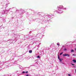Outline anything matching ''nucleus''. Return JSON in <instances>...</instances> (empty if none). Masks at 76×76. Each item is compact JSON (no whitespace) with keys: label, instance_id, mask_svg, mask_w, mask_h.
Wrapping results in <instances>:
<instances>
[{"label":"nucleus","instance_id":"nucleus-1","mask_svg":"<svg viewBox=\"0 0 76 76\" xmlns=\"http://www.w3.org/2000/svg\"><path fill=\"white\" fill-rule=\"evenodd\" d=\"M58 60H59L60 61H61L63 60L62 58H60V57L59 56H58Z\"/></svg>","mask_w":76,"mask_h":76},{"label":"nucleus","instance_id":"nucleus-2","mask_svg":"<svg viewBox=\"0 0 76 76\" xmlns=\"http://www.w3.org/2000/svg\"><path fill=\"white\" fill-rule=\"evenodd\" d=\"M63 56H68V57H70V55L69 54H63Z\"/></svg>","mask_w":76,"mask_h":76},{"label":"nucleus","instance_id":"nucleus-3","mask_svg":"<svg viewBox=\"0 0 76 76\" xmlns=\"http://www.w3.org/2000/svg\"><path fill=\"white\" fill-rule=\"evenodd\" d=\"M72 61H73L74 63H76V60H73Z\"/></svg>","mask_w":76,"mask_h":76},{"label":"nucleus","instance_id":"nucleus-4","mask_svg":"<svg viewBox=\"0 0 76 76\" xmlns=\"http://www.w3.org/2000/svg\"><path fill=\"white\" fill-rule=\"evenodd\" d=\"M71 52H72V53L73 52H74V50L72 49L71 50Z\"/></svg>","mask_w":76,"mask_h":76},{"label":"nucleus","instance_id":"nucleus-5","mask_svg":"<svg viewBox=\"0 0 76 76\" xmlns=\"http://www.w3.org/2000/svg\"><path fill=\"white\" fill-rule=\"evenodd\" d=\"M32 52V50H30L29 51V53H31Z\"/></svg>","mask_w":76,"mask_h":76},{"label":"nucleus","instance_id":"nucleus-6","mask_svg":"<svg viewBox=\"0 0 76 76\" xmlns=\"http://www.w3.org/2000/svg\"><path fill=\"white\" fill-rule=\"evenodd\" d=\"M57 45H60V43H57Z\"/></svg>","mask_w":76,"mask_h":76},{"label":"nucleus","instance_id":"nucleus-7","mask_svg":"<svg viewBox=\"0 0 76 76\" xmlns=\"http://www.w3.org/2000/svg\"><path fill=\"white\" fill-rule=\"evenodd\" d=\"M63 52L61 53L60 54V55H61V54H63Z\"/></svg>","mask_w":76,"mask_h":76},{"label":"nucleus","instance_id":"nucleus-8","mask_svg":"<svg viewBox=\"0 0 76 76\" xmlns=\"http://www.w3.org/2000/svg\"><path fill=\"white\" fill-rule=\"evenodd\" d=\"M37 58H39V56H37Z\"/></svg>","mask_w":76,"mask_h":76},{"label":"nucleus","instance_id":"nucleus-9","mask_svg":"<svg viewBox=\"0 0 76 76\" xmlns=\"http://www.w3.org/2000/svg\"><path fill=\"white\" fill-rule=\"evenodd\" d=\"M64 50H65V51H66V50H67V49H66L65 48L64 49Z\"/></svg>","mask_w":76,"mask_h":76},{"label":"nucleus","instance_id":"nucleus-10","mask_svg":"<svg viewBox=\"0 0 76 76\" xmlns=\"http://www.w3.org/2000/svg\"><path fill=\"white\" fill-rule=\"evenodd\" d=\"M72 55H73V56H75V54H72Z\"/></svg>","mask_w":76,"mask_h":76},{"label":"nucleus","instance_id":"nucleus-11","mask_svg":"<svg viewBox=\"0 0 76 76\" xmlns=\"http://www.w3.org/2000/svg\"><path fill=\"white\" fill-rule=\"evenodd\" d=\"M72 64V66H73V65H75V64Z\"/></svg>","mask_w":76,"mask_h":76},{"label":"nucleus","instance_id":"nucleus-12","mask_svg":"<svg viewBox=\"0 0 76 76\" xmlns=\"http://www.w3.org/2000/svg\"><path fill=\"white\" fill-rule=\"evenodd\" d=\"M68 76H71V75L70 74H68Z\"/></svg>","mask_w":76,"mask_h":76},{"label":"nucleus","instance_id":"nucleus-13","mask_svg":"<svg viewBox=\"0 0 76 76\" xmlns=\"http://www.w3.org/2000/svg\"><path fill=\"white\" fill-rule=\"evenodd\" d=\"M25 73V72H23V73Z\"/></svg>","mask_w":76,"mask_h":76},{"label":"nucleus","instance_id":"nucleus-14","mask_svg":"<svg viewBox=\"0 0 76 76\" xmlns=\"http://www.w3.org/2000/svg\"><path fill=\"white\" fill-rule=\"evenodd\" d=\"M29 76V75H26V76Z\"/></svg>","mask_w":76,"mask_h":76},{"label":"nucleus","instance_id":"nucleus-15","mask_svg":"<svg viewBox=\"0 0 76 76\" xmlns=\"http://www.w3.org/2000/svg\"><path fill=\"white\" fill-rule=\"evenodd\" d=\"M28 71H27V72H26V73H28Z\"/></svg>","mask_w":76,"mask_h":76},{"label":"nucleus","instance_id":"nucleus-16","mask_svg":"<svg viewBox=\"0 0 76 76\" xmlns=\"http://www.w3.org/2000/svg\"><path fill=\"white\" fill-rule=\"evenodd\" d=\"M75 50L76 51V48L75 49Z\"/></svg>","mask_w":76,"mask_h":76}]
</instances>
